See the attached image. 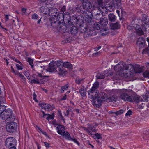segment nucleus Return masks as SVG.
<instances>
[{"mask_svg": "<svg viewBox=\"0 0 149 149\" xmlns=\"http://www.w3.org/2000/svg\"><path fill=\"white\" fill-rule=\"evenodd\" d=\"M82 6L83 9H81L80 10L81 13L84 14L89 12L94 13V16H100V17L97 18V19H100V17H101L102 15L100 13H103V12H102L101 8H104L102 0H98L97 7L96 8H93L92 4L88 0L83 2Z\"/></svg>", "mask_w": 149, "mask_h": 149, "instance_id": "f257e3e1", "label": "nucleus"}, {"mask_svg": "<svg viewBox=\"0 0 149 149\" xmlns=\"http://www.w3.org/2000/svg\"><path fill=\"white\" fill-rule=\"evenodd\" d=\"M120 97L125 101L130 102H137L138 100L137 95L134 94L131 89H123L120 91Z\"/></svg>", "mask_w": 149, "mask_h": 149, "instance_id": "f03ea898", "label": "nucleus"}, {"mask_svg": "<svg viewBox=\"0 0 149 149\" xmlns=\"http://www.w3.org/2000/svg\"><path fill=\"white\" fill-rule=\"evenodd\" d=\"M76 19V24L77 25H79V26L78 28V31L82 33H86L88 35V36H90L91 34V31L89 30L88 31V27L87 26L86 23H84L83 22L82 20L84 17H82L81 15L77 16L75 17ZM78 26V25H77Z\"/></svg>", "mask_w": 149, "mask_h": 149, "instance_id": "7ed1b4c3", "label": "nucleus"}, {"mask_svg": "<svg viewBox=\"0 0 149 149\" xmlns=\"http://www.w3.org/2000/svg\"><path fill=\"white\" fill-rule=\"evenodd\" d=\"M13 111L10 109H5L4 110L1 109V117L3 120L10 119L11 120H14L15 119V117L13 114Z\"/></svg>", "mask_w": 149, "mask_h": 149, "instance_id": "20e7f679", "label": "nucleus"}, {"mask_svg": "<svg viewBox=\"0 0 149 149\" xmlns=\"http://www.w3.org/2000/svg\"><path fill=\"white\" fill-rule=\"evenodd\" d=\"M99 86V83L97 82H95L93 84L92 87L88 91V97L91 98H94L98 95V92L97 89Z\"/></svg>", "mask_w": 149, "mask_h": 149, "instance_id": "39448f33", "label": "nucleus"}, {"mask_svg": "<svg viewBox=\"0 0 149 149\" xmlns=\"http://www.w3.org/2000/svg\"><path fill=\"white\" fill-rule=\"evenodd\" d=\"M120 3L117 0H113L109 4L107 5L106 7H104L103 9L105 8L107 10L112 12L114 10L115 8H120Z\"/></svg>", "mask_w": 149, "mask_h": 149, "instance_id": "423d86ee", "label": "nucleus"}, {"mask_svg": "<svg viewBox=\"0 0 149 149\" xmlns=\"http://www.w3.org/2000/svg\"><path fill=\"white\" fill-rule=\"evenodd\" d=\"M128 68V65L123 61L119 62L114 67V70L115 71L121 72H123L124 71L127 70Z\"/></svg>", "mask_w": 149, "mask_h": 149, "instance_id": "0eeeda50", "label": "nucleus"}, {"mask_svg": "<svg viewBox=\"0 0 149 149\" xmlns=\"http://www.w3.org/2000/svg\"><path fill=\"white\" fill-rule=\"evenodd\" d=\"M127 29L129 30H132L136 32L137 34L139 35H141L144 34V32L140 26L137 24L134 25H128L127 26Z\"/></svg>", "mask_w": 149, "mask_h": 149, "instance_id": "6e6552de", "label": "nucleus"}, {"mask_svg": "<svg viewBox=\"0 0 149 149\" xmlns=\"http://www.w3.org/2000/svg\"><path fill=\"white\" fill-rule=\"evenodd\" d=\"M83 129L89 135L91 136L94 135L93 133L97 132V130L96 128L91 124H87V127H83Z\"/></svg>", "mask_w": 149, "mask_h": 149, "instance_id": "1a4fd4ad", "label": "nucleus"}, {"mask_svg": "<svg viewBox=\"0 0 149 149\" xmlns=\"http://www.w3.org/2000/svg\"><path fill=\"white\" fill-rule=\"evenodd\" d=\"M17 141L12 137H9L7 139L5 142V146L9 148L10 147L15 146L16 145Z\"/></svg>", "mask_w": 149, "mask_h": 149, "instance_id": "9d476101", "label": "nucleus"}, {"mask_svg": "<svg viewBox=\"0 0 149 149\" xmlns=\"http://www.w3.org/2000/svg\"><path fill=\"white\" fill-rule=\"evenodd\" d=\"M85 15L84 16L85 20L86 22V23L92 25L93 22V14L94 15V13L89 12L84 14Z\"/></svg>", "mask_w": 149, "mask_h": 149, "instance_id": "9b49d317", "label": "nucleus"}, {"mask_svg": "<svg viewBox=\"0 0 149 149\" xmlns=\"http://www.w3.org/2000/svg\"><path fill=\"white\" fill-rule=\"evenodd\" d=\"M48 77V76H42L41 74H39L36 79L31 80L30 81L32 83L39 84L45 81V77Z\"/></svg>", "mask_w": 149, "mask_h": 149, "instance_id": "f8f14e48", "label": "nucleus"}, {"mask_svg": "<svg viewBox=\"0 0 149 149\" xmlns=\"http://www.w3.org/2000/svg\"><path fill=\"white\" fill-rule=\"evenodd\" d=\"M17 126V125L16 123L12 122L7 124L6 127V130L10 133L13 132L15 131Z\"/></svg>", "mask_w": 149, "mask_h": 149, "instance_id": "ddd939ff", "label": "nucleus"}, {"mask_svg": "<svg viewBox=\"0 0 149 149\" xmlns=\"http://www.w3.org/2000/svg\"><path fill=\"white\" fill-rule=\"evenodd\" d=\"M142 27L143 30H147L149 25V18L146 15H144L142 19Z\"/></svg>", "mask_w": 149, "mask_h": 149, "instance_id": "4468645a", "label": "nucleus"}, {"mask_svg": "<svg viewBox=\"0 0 149 149\" xmlns=\"http://www.w3.org/2000/svg\"><path fill=\"white\" fill-rule=\"evenodd\" d=\"M130 66L131 68H133L134 72L136 73H141L144 70V66H140L137 64L135 65H130Z\"/></svg>", "mask_w": 149, "mask_h": 149, "instance_id": "2eb2a0df", "label": "nucleus"}, {"mask_svg": "<svg viewBox=\"0 0 149 149\" xmlns=\"http://www.w3.org/2000/svg\"><path fill=\"white\" fill-rule=\"evenodd\" d=\"M54 10L53 8L49 9L46 6H42L40 8V11L41 13H43L45 15L48 13L50 15L53 13L52 11Z\"/></svg>", "mask_w": 149, "mask_h": 149, "instance_id": "dca6fc26", "label": "nucleus"}, {"mask_svg": "<svg viewBox=\"0 0 149 149\" xmlns=\"http://www.w3.org/2000/svg\"><path fill=\"white\" fill-rule=\"evenodd\" d=\"M76 10L75 9L71 7L69 8L67 10V11L65 13V15L67 16V17L66 18H68L67 20L68 23H69L70 20V18L71 15L72 16V14H73L75 12Z\"/></svg>", "mask_w": 149, "mask_h": 149, "instance_id": "f3484780", "label": "nucleus"}, {"mask_svg": "<svg viewBox=\"0 0 149 149\" xmlns=\"http://www.w3.org/2000/svg\"><path fill=\"white\" fill-rule=\"evenodd\" d=\"M91 99H92V103L96 107H99L101 105L102 102L99 98H98L97 96H95L94 98Z\"/></svg>", "mask_w": 149, "mask_h": 149, "instance_id": "a211bd4d", "label": "nucleus"}, {"mask_svg": "<svg viewBox=\"0 0 149 149\" xmlns=\"http://www.w3.org/2000/svg\"><path fill=\"white\" fill-rule=\"evenodd\" d=\"M57 68L56 66L55 65V63L54 62H51L47 70L49 72H52L56 71Z\"/></svg>", "mask_w": 149, "mask_h": 149, "instance_id": "6ab92c4d", "label": "nucleus"}, {"mask_svg": "<svg viewBox=\"0 0 149 149\" xmlns=\"http://www.w3.org/2000/svg\"><path fill=\"white\" fill-rule=\"evenodd\" d=\"M56 129L57 130L58 133L61 135H64L65 133V128L64 126L63 125H59L56 127Z\"/></svg>", "mask_w": 149, "mask_h": 149, "instance_id": "aec40b11", "label": "nucleus"}, {"mask_svg": "<svg viewBox=\"0 0 149 149\" xmlns=\"http://www.w3.org/2000/svg\"><path fill=\"white\" fill-rule=\"evenodd\" d=\"M42 109H44L45 110L51 111L52 110V106L49 104L45 103H42L40 104Z\"/></svg>", "mask_w": 149, "mask_h": 149, "instance_id": "412c9836", "label": "nucleus"}, {"mask_svg": "<svg viewBox=\"0 0 149 149\" xmlns=\"http://www.w3.org/2000/svg\"><path fill=\"white\" fill-rule=\"evenodd\" d=\"M137 97L138 98V100L137 102H135L138 103L139 101L141 102H148V99L149 97V96L148 94L146 93L145 95H142L140 97L137 95Z\"/></svg>", "mask_w": 149, "mask_h": 149, "instance_id": "4be33fe9", "label": "nucleus"}, {"mask_svg": "<svg viewBox=\"0 0 149 149\" xmlns=\"http://www.w3.org/2000/svg\"><path fill=\"white\" fill-rule=\"evenodd\" d=\"M58 69H56V72H58L59 75L64 76L66 74L67 71L64 70L62 66L58 67Z\"/></svg>", "mask_w": 149, "mask_h": 149, "instance_id": "5701e85b", "label": "nucleus"}, {"mask_svg": "<svg viewBox=\"0 0 149 149\" xmlns=\"http://www.w3.org/2000/svg\"><path fill=\"white\" fill-rule=\"evenodd\" d=\"M62 66L66 68L71 70L73 68L72 64L68 61L64 62L62 64Z\"/></svg>", "mask_w": 149, "mask_h": 149, "instance_id": "b1692460", "label": "nucleus"}, {"mask_svg": "<svg viewBox=\"0 0 149 149\" xmlns=\"http://www.w3.org/2000/svg\"><path fill=\"white\" fill-rule=\"evenodd\" d=\"M79 91L81 96L83 97H85L86 95V91L83 86L81 87L79 89Z\"/></svg>", "mask_w": 149, "mask_h": 149, "instance_id": "393cba45", "label": "nucleus"}, {"mask_svg": "<svg viewBox=\"0 0 149 149\" xmlns=\"http://www.w3.org/2000/svg\"><path fill=\"white\" fill-rule=\"evenodd\" d=\"M65 16V14L63 15V13H59L57 16V19L59 22L62 21V20L64 21H65V18H66Z\"/></svg>", "mask_w": 149, "mask_h": 149, "instance_id": "a878e982", "label": "nucleus"}, {"mask_svg": "<svg viewBox=\"0 0 149 149\" xmlns=\"http://www.w3.org/2000/svg\"><path fill=\"white\" fill-rule=\"evenodd\" d=\"M78 28L75 26H73L71 27L70 30V32L72 35H74L78 32Z\"/></svg>", "mask_w": 149, "mask_h": 149, "instance_id": "bb28decb", "label": "nucleus"}, {"mask_svg": "<svg viewBox=\"0 0 149 149\" xmlns=\"http://www.w3.org/2000/svg\"><path fill=\"white\" fill-rule=\"evenodd\" d=\"M100 22L101 25L105 26L108 24V19L107 18H104L100 20Z\"/></svg>", "mask_w": 149, "mask_h": 149, "instance_id": "cd10ccee", "label": "nucleus"}, {"mask_svg": "<svg viewBox=\"0 0 149 149\" xmlns=\"http://www.w3.org/2000/svg\"><path fill=\"white\" fill-rule=\"evenodd\" d=\"M93 25L92 26L95 30H99L100 29V23L97 22H95L94 23H93Z\"/></svg>", "mask_w": 149, "mask_h": 149, "instance_id": "c85d7f7f", "label": "nucleus"}, {"mask_svg": "<svg viewBox=\"0 0 149 149\" xmlns=\"http://www.w3.org/2000/svg\"><path fill=\"white\" fill-rule=\"evenodd\" d=\"M144 43V40L143 38L141 37H139L138 40L137 42V44L139 46V47H140V46H141V45H143Z\"/></svg>", "mask_w": 149, "mask_h": 149, "instance_id": "c756f323", "label": "nucleus"}, {"mask_svg": "<svg viewBox=\"0 0 149 149\" xmlns=\"http://www.w3.org/2000/svg\"><path fill=\"white\" fill-rule=\"evenodd\" d=\"M120 27V24L117 22L112 24L111 29L113 30L117 29L119 28Z\"/></svg>", "mask_w": 149, "mask_h": 149, "instance_id": "7c9ffc66", "label": "nucleus"}, {"mask_svg": "<svg viewBox=\"0 0 149 149\" xmlns=\"http://www.w3.org/2000/svg\"><path fill=\"white\" fill-rule=\"evenodd\" d=\"M108 18L109 21L111 22H114L116 20V16L113 14H109L108 15Z\"/></svg>", "mask_w": 149, "mask_h": 149, "instance_id": "2f4dec72", "label": "nucleus"}, {"mask_svg": "<svg viewBox=\"0 0 149 149\" xmlns=\"http://www.w3.org/2000/svg\"><path fill=\"white\" fill-rule=\"evenodd\" d=\"M104 95V93L101 92L99 95H97V97L98 98H99L100 100H101V101L102 102L105 98V97Z\"/></svg>", "mask_w": 149, "mask_h": 149, "instance_id": "473e14b6", "label": "nucleus"}, {"mask_svg": "<svg viewBox=\"0 0 149 149\" xmlns=\"http://www.w3.org/2000/svg\"><path fill=\"white\" fill-rule=\"evenodd\" d=\"M84 78H77L75 80V83L78 84H79L84 82Z\"/></svg>", "mask_w": 149, "mask_h": 149, "instance_id": "72a5a7b5", "label": "nucleus"}, {"mask_svg": "<svg viewBox=\"0 0 149 149\" xmlns=\"http://www.w3.org/2000/svg\"><path fill=\"white\" fill-rule=\"evenodd\" d=\"M62 136H64L66 139L69 140H70L72 138L70 134L67 131L65 132V133L64 134V135H62Z\"/></svg>", "mask_w": 149, "mask_h": 149, "instance_id": "f704fd0d", "label": "nucleus"}, {"mask_svg": "<svg viewBox=\"0 0 149 149\" xmlns=\"http://www.w3.org/2000/svg\"><path fill=\"white\" fill-rule=\"evenodd\" d=\"M102 134H100L98 133H96L94 134V135L91 136L95 139H98L102 138Z\"/></svg>", "mask_w": 149, "mask_h": 149, "instance_id": "c9c22d12", "label": "nucleus"}, {"mask_svg": "<svg viewBox=\"0 0 149 149\" xmlns=\"http://www.w3.org/2000/svg\"><path fill=\"white\" fill-rule=\"evenodd\" d=\"M69 87V86L68 84H66L64 86H62L61 88V93H63L65 91L67 90Z\"/></svg>", "mask_w": 149, "mask_h": 149, "instance_id": "e433bc0d", "label": "nucleus"}, {"mask_svg": "<svg viewBox=\"0 0 149 149\" xmlns=\"http://www.w3.org/2000/svg\"><path fill=\"white\" fill-rule=\"evenodd\" d=\"M96 77L98 79H103L104 78V75L102 73H98L96 75Z\"/></svg>", "mask_w": 149, "mask_h": 149, "instance_id": "4c0bfd02", "label": "nucleus"}, {"mask_svg": "<svg viewBox=\"0 0 149 149\" xmlns=\"http://www.w3.org/2000/svg\"><path fill=\"white\" fill-rule=\"evenodd\" d=\"M27 61L29 62V65H31V68L33 69V65H32L33 63V60L31 59L30 58H28L27 59Z\"/></svg>", "mask_w": 149, "mask_h": 149, "instance_id": "58836bf2", "label": "nucleus"}, {"mask_svg": "<svg viewBox=\"0 0 149 149\" xmlns=\"http://www.w3.org/2000/svg\"><path fill=\"white\" fill-rule=\"evenodd\" d=\"M63 61L62 60H59L57 61L55 63V65L56 66V67L58 68L59 67H61V64L63 63Z\"/></svg>", "mask_w": 149, "mask_h": 149, "instance_id": "ea45409f", "label": "nucleus"}, {"mask_svg": "<svg viewBox=\"0 0 149 149\" xmlns=\"http://www.w3.org/2000/svg\"><path fill=\"white\" fill-rule=\"evenodd\" d=\"M118 98V96L116 95H114L110 97L109 98L110 101L111 102L116 101L117 100Z\"/></svg>", "mask_w": 149, "mask_h": 149, "instance_id": "a19ab883", "label": "nucleus"}, {"mask_svg": "<svg viewBox=\"0 0 149 149\" xmlns=\"http://www.w3.org/2000/svg\"><path fill=\"white\" fill-rule=\"evenodd\" d=\"M124 110L123 109H120L118 111L115 112V114L116 116H117L122 114Z\"/></svg>", "mask_w": 149, "mask_h": 149, "instance_id": "79ce46f5", "label": "nucleus"}, {"mask_svg": "<svg viewBox=\"0 0 149 149\" xmlns=\"http://www.w3.org/2000/svg\"><path fill=\"white\" fill-rule=\"evenodd\" d=\"M39 16L36 14L35 13L31 16V18L32 19L37 20L39 18Z\"/></svg>", "mask_w": 149, "mask_h": 149, "instance_id": "37998d69", "label": "nucleus"}, {"mask_svg": "<svg viewBox=\"0 0 149 149\" xmlns=\"http://www.w3.org/2000/svg\"><path fill=\"white\" fill-rule=\"evenodd\" d=\"M142 54H149V49L148 48H146L143 51Z\"/></svg>", "mask_w": 149, "mask_h": 149, "instance_id": "c03bdc74", "label": "nucleus"}, {"mask_svg": "<svg viewBox=\"0 0 149 149\" xmlns=\"http://www.w3.org/2000/svg\"><path fill=\"white\" fill-rule=\"evenodd\" d=\"M143 76L144 77L149 78V71H146L143 73Z\"/></svg>", "mask_w": 149, "mask_h": 149, "instance_id": "a18cd8bd", "label": "nucleus"}, {"mask_svg": "<svg viewBox=\"0 0 149 149\" xmlns=\"http://www.w3.org/2000/svg\"><path fill=\"white\" fill-rule=\"evenodd\" d=\"M103 30V32L102 34L103 35H106L109 33V30H106L105 29H104Z\"/></svg>", "mask_w": 149, "mask_h": 149, "instance_id": "49530a36", "label": "nucleus"}, {"mask_svg": "<svg viewBox=\"0 0 149 149\" xmlns=\"http://www.w3.org/2000/svg\"><path fill=\"white\" fill-rule=\"evenodd\" d=\"M24 74L29 80H30V78H29L30 74L28 72H25Z\"/></svg>", "mask_w": 149, "mask_h": 149, "instance_id": "de8ad7c7", "label": "nucleus"}, {"mask_svg": "<svg viewBox=\"0 0 149 149\" xmlns=\"http://www.w3.org/2000/svg\"><path fill=\"white\" fill-rule=\"evenodd\" d=\"M16 66L17 69L18 70H22L23 69L22 66L21 65H20L18 64H16Z\"/></svg>", "mask_w": 149, "mask_h": 149, "instance_id": "09e8293b", "label": "nucleus"}, {"mask_svg": "<svg viewBox=\"0 0 149 149\" xmlns=\"http://www.w3.org/2000/svg\"><path fill=\"white\" fill-rule=\"evenodd\" d=\"M70 140H71V141H74V143H75L76 144H77L78 145H79V142L75 139H74V138L73 139L72 138H71V139Z\"/></svg>", "mask_w": 149, "mask_h": 149, "instance_id": "8fccbe9b", "label": "nucleus"}, {"mask_svg": "<svg viewBox=\"0 0 149 149\" xmlns=\"http://www.w3.org/2000/svg\"><path fill=\"white\" fill-rule=\"evenodd\" d=\"M70 110H67L65 112H64V113L65 116H68L69 114Z\"/></svg>", "mask_w": 149, "mask_h": 149, "instance_id": "3c124183", "label": "nucleus"}, {"mask_svg": "<svg viewBox=\"0 0 149 149\" xmlns=\"http://www.w3.org/2000/svg\"><path fill=\"white\" fill-rule=\"evenodd\" d=\"M66 10V6H64L62 7L61 9V12H63V13Z\"/></svg>", "mask_w": 149, "mask_h": 149, "instance_id": "603ef678", "label": "nucleus"}, {"mask_svg": "<svg viewBox=\"0 0 149 149\" xmlns=\"http://www.w3.org/2000/svg\"><path fill=\"white\" fill-rule=\"evenodd\" d=\"M67 98V96L66 94H64V96L60 99V100H65Z\"/></svg>", "mask_w": 149, "mask_h": 149, "instance_id": "864d4df0", "label": "nucleus"}, {"mask_svg": "<svg viewBox=\"0 0 149 149\" xmlns=\"http://www.w3.org/2000/svg\"><path fill=\"white\" fill-rule=\"evenodd\" d=\"M132 112L130 110H129L128 112L126 113L125 114V116H130L132 114Z\"/></svg>", "mask_w": 149, "mask_h": 149, "instance_id": "5fc2aeb1", "label": "nucleus"}, {"mask_svg": "<svg viewBox=\"0 0 149 149\" xmlns=\"http://www.w3.org/2000/svg\"><path fill=\"white\" fill-rule=\"evenodd\" d=\"M58 115L60 116L61 118H63V116L61 113V111L60 110H58Z\"/></svg>", "mask_w": 149, "mask_h": 149, "instance_id": "6e6d98bb", "label": "nucleus"}, {"mask_svg": "<svg viewBox=\"0 0 149 149\" xmlns=\"http://www.w3.org/2000/svg\"><path fill=\"white\" fill-rule=\"evenodd\" d=\"M5 20L7 21L9 19V16L7 15H6L5 17Z\"/></svg>", "mask_w": 149, "mask_h": 149, "instance_id": "4d7b16f0", "label": "nucleus"}, {"mask_svg": "<svg viewBox=\"0 0 149 149\" xmlns=\"http://www.w3.org/2000/svg\"><path fill=\"white\" fill-rule=\"evenodd\" d=\"M36 95L35 94V93H34L33 94V99L35 100V101L37 102V100L36 99Z\"/></svg>", "mask_w": 149, "mask_h": 149, "instance_id": "13d9d810", "label": "nucleus"}, {"mask_svg": "<svg viewBox=\"0 0 149 149\" xmlns=\"http://www.w3.org/2000/svg\"><path fill=\"white\" fill-rule=\"evenodd\" d=\"M101 46H99L96 47L95 49V51L96 52L97 51L99 50L100 49H101Z\"/></svg>", "mask_w": 149, "mask_h": 149, "instance_id": "bf43d9fd", "label": "nucleus"}, {"mask_svg": "<svg viewBox=\"0 0 149 149\" xmlns=\"http://www.w3.org/2000/svg\"><path fill=\"white\" fill-rule=\"evenodd\" d=\"M146 68L147 69L149 70V62H147L146 63Z\"/></svg>", "mask_w": 149, "mask_h": 149, "instance_id": "052dcab7", "label": "nucleus"}, {"mask_svg": "<svg viewBox=\"0 0 149 149\" xmlns=\"http://www.w3.org/2000/svg\"><path fill=\"white\" fill-rule=\"evenodd\" d=\"M44 144H45V146L47 148H49V144L48 143L46 142H45L44 143Z\"/></svg>", "mask_w": 149, "mask_h": 149, "instance_id": "680f3d73", "label": "nucleus"}, {"mask_svg": "<svg viewBox=\"0 0 149 149\" xmlns=\"http://www.w3.org/2000/svg\"><path fill=\"white\" fill-rule=\"evenodd\" d=\"M48 118L50 119H53L54 118V117L52 115L49 114Z\"/></svg>", "mask_w": 149, "mask_h": 149, "instance_id": "e2e57ef3", "label": "nucleus"}, {"mask_svg": "<svg viewBox=\"0 0 149 149\" xmlns=\"http://www.w3.org/2000/svg\"><path fill=\"white\" fill-rule=\"evenodd\" d=\"M101 53L100 51H99L97 53H95L93 54V55H97L99 54H100Z\"/></svg>", "mask_w": 149, "mask_h": 149, "instance_id": "0e129e2a", "label": "nucleus"}, {"mask_svg": "<svg viewBox=\"0 0 149 149\" xmlns=\"http://www.w3.org/2000/svg\"><path fill=\"white\" fill-rule=\"evenodd\" d=\"M115 112H114L113 110L110 111L109 112V113L110 114H115Z\"/></svg>", "mask_w": 149, "mask_h": 149, "instance_id": "69168bd1", "label": "nucleus"}, {"mask_svg": "<svg viewBox=\"0 0 149 149\" xmlns=\"http://www.w3.org/2000/svg\"><path fill=\"white\" fill-rule=\"evenodd\" d=\"M15 75H18L19 73L18 72V71L17 70L15 71V72H13Z\"/></svg>", "mask_w": 149, "mask_h": 149, "instance_id": "338daca9", "label": "nucleus"}, {"mask_svg": "<svg viewBox=\"0 0 149 149\" xmlns=\"http://www.w3.org/2000/svg\"><path fill=\"white\" fill-rule=\"evenodd\" d=\"M9 149H16V148L15 146H12L10 147Z\"/></svg>", "mask_w": 149, "mask_h": 149, "instance_id": "774afa93", "label": "nucleus"}]
</instances>
